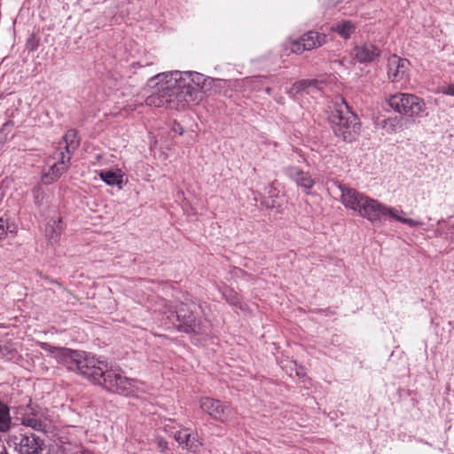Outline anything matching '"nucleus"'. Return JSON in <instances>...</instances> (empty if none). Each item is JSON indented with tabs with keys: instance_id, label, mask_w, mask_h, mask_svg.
<instances>
[{
	"instance_id": "obj_1",
	"label": "nucleus",
	"mask_w": 454,
	"mask_h": 454,
	"mask_svg": "<svg viewBox=\"0 0 454 454\" xmlns=\"http://www.w3.org/2000/svg\"><path fill=\"white\" fill-rule=\"evenodd\" d=\"M43 350L57 362L67 366L71 371H77L92 382L103 386L110 392L130 395L134 392V380L123 375L119 368L109 367L105 361L96 358L86 352L58 348L46 342L40 343Z\"/></svg>"
},
{
	"instance_id": "obj_2",
	"label": "nucleus",
	"mask_w": 454,
	"mask_h": 454,
	"mask_svg": "<svg viewBox=\"0 0 454 454\" xmlns=\"http://www.w3.org/2000/svg\"><path fill=\"white\" fill-rule=\"evenodd\" d=\"M204 81V76L197 72L159 74L148 81V86L154 90L146 98L145 104L154 107L184 108L197 98L198 88Z\"/></svg>"
},
{
	"instance_id": "obj_3",
	"label": "nucleus",
	"mask_w": 454,
	"mask_h": 454,
	"mask_svg": "<svg viewBox=\"0 0 454 454\" xmlns=\"http://www.w3.org/2000/svg\"><path fill=\"white\" fill-rule=\"evenodd\" d=\"M334 184L340 192L342 205L371 223L380 221L381 216H388L411 227L422 224L419 221L405 217L403 210L388 207L350 186L340 183Z\"/></svg>"
},
{
	"instance_id": "obj_4",
	"label": "nucleus",
	"mask_w": 454,
	"mask_h": 454,
	"mask_svg": "<svg viewBox=\"0 0 454 454\" xmlns=\"http://www.w3.org/2000/svg\"><path fill=\"white\" fill-rule=\"evenodd\" d=\"M78 146L79 141L77 140L76 131L69 129L51 156L55 161L49 162L50 168L43 176V181L45 184H51L68 169L72 154Z\"/></svg>"
},
{
	"instance_id": "obj_5",
	"label": "nucleus",
	"mask_w": 454,
	"mask_h": 454,
	"mask_svg": "<svg viewBox=\"0 0 454 454\" xmlns=\"http://www.w3.org/2000/svg\"><path fill=\"white\" fill-rule=\"evenodd\" d=\"M330 120L335 135L344 141L351 142L358 136L360 130L358 117L350 110L344 98H340L336 100Z\"/></svg>"
},
{
	"instance_id": "obj_6",
	"label": "nucleus",
	"mask_w": 454,
	"mask_h": 454,
	"mask_svg": "<svg viewBox=\"0 0 454 454\" xmlns=\"http://www.w3.org/2000/svg\"><path fill=\"white\" fill-rule=\"evenodd\" d=\"M388 105L395 112L411 118H419L426 111L424 100L410 93H396L390 96Z\"/></svg>"
},
{
	"instance_id": "obj_7",
	"label": "nucleus",
	"mask_w": 454,
	"mask_h": 454,
	"mask_svg": "<svg viewBox=\"0 0 454 454\" xmlns=\"http://www.w3.org/2000/svg\"><path fill=\"white\" fill-rule=\"evenodd\" d=\"M8 444L17 454H41L44 449V441L33 433L10 435Z\"/></svg>"
},
{
	"instance_id": "obj_8",
	"label": "nucleus",
	"mask_w": 454,
	"mask_h": 454,
	"mask_svg": "<svg viewBox=\"0 0 454 454\" xmlns=\"http://www.w3.org/2000/svg\"><path fill=\"white\" fill-rule=\"evenodd\" d=\"M410 62L393 54L387 59V76L392 82H404L409 78Z\"/></svg>"
},
{
	"instance_id": "obj_9",
	"label": "nucleus",
	"mask_w": 454,
	"mask_h": 454,
	"mask_svg": "<svg viewBox=\"0 0 454 454\" xmlns=\"http://www.w3.org/2000/svg\"><path fill=\"white\" fill-rule=\"evenodd\" d=\"M195 303L181 302L176 308L175 313L177 321L180 322L179 328L185 333L196 332L197 324L194 316Z\"/></svg>"
},
{
	"instance_id": "obj_10",
	"label": "nucleus",
	"mask_w": 454,
	"mask_h": 454,
	"mask_svg": "<svg viewBox=\"0 0 454 454\" xmlns=\"http://www.w3.org/2000/svg\"><path fill=\"white\" fill-rule=\"evenodd\" d=\"M200 408L213 419L224 422L231 414V408L210 397H203L200 400Z\"/></svg>"
},
{
	"instance_id": "obj_11",
	"label": "nucleus",
	"mask_w": 454,
	"mask_h": 454,
	"mask_svg": "<svg viewBox=\"0 0 454 454\" xmlns=\"http://www.w3.org/2000/svg\"><path fill=\"white\" fill-rule=\"evenodd\" d=\"M380 55V50L372 43H364L356 45L353 49V56L359 63H370Z\"/></svg>"
},
{
	"instance_id": "obj_12",
	"label": "nucleus",
	"mask_w": 454,
	"mask_h": 454,
	"mask_svg": "<svg viewBox=\"0 0 454 454\" xmlns=\"http://www.w3.org/2000/svg\"><path fill=\"white\" fill-rule=\"evenodd\" d=\"M173 437L182 449L192 452L198 451L202 445V442L198 439L197 435L191 434L187 428L175 432Z\"/></svg>"
},
{
	"instance_id": "obj_13",
	"label": "nucleus",
	"mask_w": 454,
	"mask_h": 454,
	"mask_svg": "<svg viewBox=\"0 0 454 454\" xmlns=\"http://www.w3.org/2000/svg\"><path fill=\"white\" fill-rule=\"evenodd\" d=\"M286 174L290 179L294 181L298 186L304 190H310L315 184V181L309 173L303 171L299 167H288L286 169Z\"/></svg>"
},
{
	"instance_id": "obj_14",
	"label": "nucleus",
	"mask_w": 454,
	"mask_h": 454,
	"mask_svg": "<svg viewBox=\"0 0 454 454\" xmlns=\"http://www.w3.org/2000/svg\"><path fill=\"white\" fill-rule=\"evenodd\" d=\"M302 43L307 51L318 48L326 43V35L317 31H309L301 36Z\"/></svg>"
},
{
	"instance_id": "obj_15",
	"label": "nucleus",
	"mask_w": 454,
	"mask_h": 454,
	"mask_svg": "<svg viewBox=\"0 0 454 454\" xmlns=\"http://www.w3.org/2000/svg\"><path fill=\"white\" fill-rule=\"evenodd\" d=\"M63 227L61 220L51 219L45 228V235L51 245L56 244L59 240Z\"/></svg>"
},
{
	"instance_id": "obj_16",
	"label": "nucleus",
	"mask_w": 454,
	"mask_h": 454,
	"mask_svg": "<svg viewBox=\"0 0 454 454\" xmlns=\"http://www.w3.org/2000/svg\"><path fill=\"white\" fill-rule=\"evenodd\" d=\"M356 26L354 22L348 20H342L336 22L332 30L337 33L343 39H349L355 33Z\"/></svg>"
},
{
	"instance_id": "obj_17",
	"label": "nucleus",
	"mask_w": 454,
	"mask_h": 454,
	"mask_svg": "<svg viewBox=\"0 0 454 454\" xmlns=\"http://www.w3.org/2000/svg\"><path fill=\"white\" fill-rule=\"evenodd\" d=\"M317 80H301L293 84L287 93L290 97L294 98L302 92L310 93L317 88Z\"/></svg>"
},
{
	"instance_id": "obj_18",
	"label": "nucleus",
	"mask_w": 454,
	"mask_h": 454,
	"mask_svg": "<svg viewBox=\"0 0 454 454\" xmlns=\"http://www.w3.org/2000/svg\"><path fill=\"white\" fill-rule=\"evenodd\" d=\"M99 176L106 184L117 185L119 188H121L123 179L121 170H101Z\"/></svg>"
},
{
	"instance_id": "obj_19",
	"label": "nucleus",
	"mask_w": 454,
	"mask_h": 454,
	"mask_svg": "<svg viewBox=\"0 0 454 454\" xmlns=\"http://www.w3.org/2000/svg\"><path fill=\"white\" fill-rule=\"evenodd\" d=\"M21 424L36 431H44L46 424L36 415L27 414L21 418Z\"/></svg>"
},
{
	"instance_id": "obj_20",
	"label": "nucleus",
	"mask_w": 454,
	"mask_h": 454,
	"mask_svg": "<svg viewBox=\"0 0 454 454\" xmlns=\"http://www.w3.org/2000/svg\"><path fill=\"white\" fill-rule=\"evenodd\" d=\"M12 426V418L9 407L0 402V432L5 433L10 430Z\"/></svg>"
},
{
	"instance_id": "obj_21",
	"label": "nucleus",
	"mask_w": 454,
	"mask_h": 454,
	"mask_svg": "<svg viewBox=\"0 0 454 454\" xmlns=\"http://www.w3.org/2000/svg\"><path fill=\"white\" fill-rule=\"evenodd\" d=\"M382 128L386 129L387 133H394L398 129L402 128V118L395 116L385 119L382 121Z\"/></svg>"
},
{
	"instance_id": "obj_22",
	"label": "nucleus",
	"mask_w": 454,
	"mask_h": 454,
	"mask_svg": "<svg viewBox=\"0 0 454 454\" xmlns=\"http://www.w3.org/2000/svg\"><path fill=\"white\" fill-rule=\"evenodd\" d=\"M284 47L286 50L290 48L291 51L296 54H300L304 51H307L304 48V44L302 43L301 38L300 40H286L284 43Z\"/></svg>"
},
{
	"instance_id": "obj_23",
	"label": "nucleus",
	"mask_w": 454,
	"mask_h": 454,
	"mask_svg": "<svg viewBox=\"0 0 454 454\" xmlns=\"http://www.w3.org/2000/svg\"><path fill=\"white\" fill-rule=\"evenodd\" d=\"M440 92L444 95L454 96V84H448L441 87Z\"/></svg>"
},
{
	"instance_id": "obj_24",
	"label": "nucleus",
	"mask_w": 454,
	"mask_h": 454,
	"mask_svg": "<svg viewBox=\"0 0 454 454\" xmlns=\"http://www.w3.org/2000/svg\"><path fill=\"white\" fill-rule=\"evenodd\" d=\"M156 442H157V446L158 448L161 450V451H165L167 449H168V442L166 440H164L163 438L161 437H157L156 438Z\"/></svg>"
},
{
	"instance_id": "obj_25",
	"label": "nucleus",
	"mask_w": 454,
	"mask_h": 454,
	"mask_svg": "<svg viewBox=\"0 0 454 454\" xmlns=\"http://www.w3.org/2000/svg\"><path fill=\"white\" fill-rule=\"evenodd\" d=\"M6 222L3 217H0V239H4L6 237Z\"/></svg>"
},
{
	"instance_id": "obj_26",
	"label": "nucleus",
	"mask_w": 454,
	"mask_h": 454,
	"mask_svg": "<svg viewBox=\"0 0 454 454\" xmlns=\"http://www.w3.org/2000/svg\"><path fill=\"white\" fill-rule=\"evenodd\" d=\"M5 230H6V234L9 232L12 235H16L17 231H18L17 226L14 223H10L9 222H6Z\"/></svg>"
},
{
	"instance_id": "obj_27",
	"label": "nucleus",
	"mask_w": 454,
	"mask_h": 454,
	"mask_svg": "<svg viewBox=\"0 0 454 454\" xmlns=\"http://www.w3.org/2000/svg\"><path fill=\"white\" fill-rule=\"evenodd\" d=\"M223 296H224L225 300H226V301H227L231 305L235 306V307H236V306H239V303H240V302H239V299H238L237 297H235V296H230V297H228V296L226 295V294H225V293H223Z\"/></svg>"
},
{
	"instance_id": "obj_28",
	"label": "nucleus",
	"mask_w": 454,
	"mask_h": 454,
	"mask_svg": "<svg viewBox=\"0 0 454 454\" xmlns=\"http://www.w3.org/2000/svg\"><path fill=\"white\" fill-rule=\"evenodd\" d=\"M325 2L328 6H336L337 4L341 3L342 0H325Z\"/></svg>"
},
{
	"instance_id": "obj_29",
	"label": "nucleus",
	"mask_w": 454,
	"mask_h": 454,
	"mask_svg": "<svg viewBox=\"0 0 454 454\" xmlns=\"http://www.w3.org/2000/svg\"><path fill=\"white\" fill-rule=\"evenodd\" d=\"M35 192V203H40V200H41L40 196H41V194H42V192H41L40 189H36V190H35V192Z\"/></svg>"
},
{
	"instance_id": "obj_30",
	"label": "nucleus",
	"mask_w": 454,
	"mask_h": 454,
	"mask_svg": "<svg viewBox=\"0 0 454 454\" xmlns=\"http://www.w3.org/2000/svg\"><path fill=\"white\" fill-rule=\"evenodd\" d=\"M252 81L254 82H261L262 81V79L260 77H254V78H252Z\"/></svg>"
},
{
	"instance_id": "obj_31",
	"label": "nucleus",
	"mask_w": 454,
	"mask_h": 454,
	"mask_svg": "<svg viewBox=\"0 0 454 454\" xmlns=\"http://www.w3.org/2000/svg\"><path fill=\"white\" fill-rule=\"evenodd\" d=\"M276 100L279 104H283L284 103V98L282 97H279L278 98H276Z\"/></svg>"
},
{
	"instance_id": "obj_32",
	"label": "nucleus",
	"mask_w": 454,
	"mask_h": 454,
	"mask_svg": "<svg viewBox=\"0 0 454 454\" xmlns=\"http://www.w3.org/2000/svg\"><path fill=\"white\" fill-rule=\"evenodd\" d=\"M265 91H266V93H267V94H269V95H270V94L271 93V88L267 87V88L265 89Z\"/></svg>"
},
{
	"instance_id": "obj_33",
	"label": "nucleus",
	"mask_w": 454,
	"mask_h": 454,
	"mask_svg": "<svg viewBox=\"0 0 454 454\" xmlns=\"http://www.w3.org/2000/svg\"><path fill=\"white\" fill-rule=\"evenodd\" d=\"M168 427H169L168 425H165V426H164V429H165V431L168 432Z\"/></svg>"
},
{
	"instance_id": "obj_34",
	"label": "nucleus",
	"mask_w": 454,
	"mask_h": 454,
	"mask_svg": "<svg viewBox=\"0 0 454 454\" xmlns=\"http://www.w3.org/2000/svg\"><path fill=\"white\" fill-rule=\"evenodd\" d=\"M0 454H8L6 451H0Z\"/></svg>"
}]
</instances>
